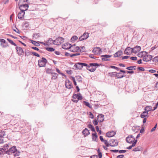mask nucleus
I'll return each mask as SVG.
<instances>
[{"instance_id": "obj_1", "label": "nucleus", "mask_w": 158, "mask_h": 158, "mask_svg": "<svg viewBox=\"0 0 158 158\" xmlns=\"http://www.w3.org/2000/svg\"><path fill=\"white\" fill-rule=\"evenodd\" d=\"M8 145L6 144L4 145L2 148L4 151H6V154L10 155L12 153H13L15 156H18L20 155V152L16 149V146H14L8 150Z\"/></svg>"}, {"instance_id": "obj_2", "label": "nucleus", "mask_w": 158, "mask_h": 158, "mask_svg": "<svg viewBox=\"0 0 158 158\" xmlns=\"http://www.w3.org/2000/svg\"><path fill=\"white\" fill-rule=\"evenodd\" d=\"M47 62V60L45 58L43 57L41 59L38 60V65L40 67H44Z\"/></svg>"}, {"instance_id": "obj_3", "label": "nucleus", "mask_w": 158, "mask_h": 158, "mask_svg": "<svg viewBox=\"0 0 158 158\" xmlns=\"http://www.w3.org/2000/svg\"><path fill=\"white\" fill-rule=\"evenodd\" d=\"M64 39L63 38L59 37L55 40L53 41L52 43L56 45H59L64 42Z\"/></svg>"}, {"instance_id": "obj_4", "label": "nucleus", "mask_w": 158, "mask_h": 158, "mask_svg": "<svg viewBox=\"0 0 158 158\" xmlns=\"http://www.w3.org/2000/svg\"><path fill=\"white\" fill-rule=\"evenodd\" d=\"M118 145V142L116 140L112 139L109 140V146L115 147Z\"/></svg>"}, {"instance_id": "obj_5", "label": "nucleus", "mask_w": 158, "mask_h": 158, "mask_svg": "<svg viewBox=\"0 0 158 158\" xmlns=\"http://www.w3.org/2000/svg\"><path fill=\"white\" fill-rule=\"evenodd\" d=\"M29 6L27 4H23L20 5L19 9L21 11L25 12L27 10Z\"/></svg>"}, {"instance_id": "obj_6", "label": "nucleus", "mask_w": 158, "mask_h": 158, "mask_svg": "<svg viewBox=\"0 0 158 158\" xmlns=\"http://www.w3.org/2000/svg\"><path fill=\"white\" fill-rule=\"evenodd\" d=\"M135 140L134 137L132 135H129L126 138V140L127 143H131Z\"/></svg>"}, {"instance_id": "obj_7", "label": "nucleus", "mask_w": 158, "mask_h": 158, "mask_svg": "<svg viewBox=\"0 0 158 158\" xmlns=\"http://www.w3.org/2000/svg\"><path fill=\"white\" fill-rule=\"evenodd\" d=\"M132 48L129 47L127 48L124 51V53L127 55H130L132 53H133Z\"/></svg>"}, {"instance_id": "obj_8", "label": "nucleus", "mask_w": 158, "mask_h": 158, "mask_svg": "<svg viewBox=\"0 0 158 158\" xmlns=\"http://www.w3.org/2000/svg\"><path fill=\"white\" fill-rule=\"evenodd\" d=\"M152 58V56L150 55H148L144 56L143 60L144 61L148 62L151 60Z\"/></svg>"}, {"instance_id": "obj_9", "label": "nucleus", "mask_w": 158, "mask_h": 158, "mask_svg": "<svg viewBox=\"0 0 158 158\" xmlns=\"http://www.w3.org/2000/svg\"><path fill=\"white\" fill-rule=\"evenodd\" d=\"M16 51L17 52V54L19 56H21L23 55L24 51L22 48L19 47H16L15 48Z\"/></svg>"}, {"instance_id": "obj_10", "label": "nucleus", "mask_w": 158, "mask_h": 158, "mask_svg": "<svg viewBox=\"0 0 158 158\" xmlns=\"http://www.w3.org/2000/svg\"><path fill=\"white\" fill-rule=\"evenodd\" d=\"M75 46V44L72 45L71 44L67 43L63 44L62 45V48L63 49H67L68 48H73Z\"/></svg>"}, {"instance_id": "obj_11", "label": "nucleus", "mask_w": 158, "mask_h": 158, "mask_svg": "<svg viewBox=\"0 0 158 158\" xmlns=\"http://www.w3.org/2000/svg\"><path fill=\"white\" fill-rule=\"evenodd\" d=\"M65 86L66 88L68 89H71L73 87L72 82L69 80H67L65 81Z\"/></svg>"}, {"instance_id": "obj_12", "label": "nucleus", "mask_w": 158, "mask_h": 158, "mask_svg": "<svg viewBox=\"0 0 158 158\" xmlns=\"http://www.w3.org/2000/svg\"><path fill=\"white\" fill-rule=\"evenodd\" d=\"M89 37V34L88 33H84L83 34L79 37V40L80 41H82L86 39Z\"/></svg>"}, {"instance_id": "obj_13", "label": "nucleus", "mask_w": 158, "mask_h": 158, "mask_svg": "<svg viewBox=\"0 0 158 158\" xmlns=\"http://www.w3.org/2000/svg\"><path fill=\"white\" fill-rule=\"evenodd\" d=\"M101 52V49L99 47L95 48L93 50V52L95 55L100 54Z\"/></svg>"}, {"instance_id": "obj_14", "label": "nucleus", "mask_w": 158, "mask_h": 158, "mask_svg": "<svg viewBox=\"0 0 158 158\" xmlns=\"http://www.w3.org/2000/svg\"><path fill=\"white\" fill-rule=\"evenodd\" d=\"M141 50V47L138 46H136L134 48H132L133 53L135 54L137 53L138 52H139Z\"/></svg>"}, {"instance_id": "obj_15", "label": "nucleus", "mask_w": 158, "mask_h": 158, "mask_svg": "<svg viewBox=\"0 0 158 158\" xmlns=\"http://www.w3.org/2000/svg\"><path fill=\"white\" fill-rule=\"evenodd\" d=\"M74 67H75L76 69H78L79 70L81 69H82V66H81V63L78 62L76 63L74 66Z\"/></svg>"}, {"instance_id": "obj_16", "label": "nucleus", "mask_w": 158, "mask_h": 158, "mask_svg": "<svg viewBox=\"0 0 158 158\" xmlns=\"http://www.w3.org/2000/svg\"><path fill=\"white\" fill-rule=\"evenodd\" d=\"M95 66H99V64L98 63H90L89 64V65L86 66V69L87 70L89 71V69H90V67H93Z\"/></svg>"}, {"instance_id": "obj_17", "label": "nucleus", "mask_w": 158, "mask_h": 158, "mask_svg": "<svg viewBox=\"0 0 158 158\" xmlns=\"http://www.w3.org/2000/svg\"><path fill=\"white\" fill-rule=\"evenodd\" d=\"M148 113L146 111L143 112L140 114V117L141 118H143L147 117V118L149 117L148 115Z\"/></svg>"}, {"instance_id": "obj_18", "label": "nucleus", "mask_w": 158, "mask_h": 158, "mask_svg": "<svg viewBox=\"0 0 158 158\" xmlns=\"http://www.w3.org/2000/svg\"><path fill=\"white\" fill-rule=\"evenodd\" d=\"M25 14V12L21 11L19 13L18 15V18L19 19H21L23 17L24 15Z\"/></svg>"}, {"instance_id": "obj_19", "label": "nucleus", "mask_w": 158, "mask_h": 158, "mask_svg": "<svg viewBox=\"0 0 158 158\" xmlns=\"http://www.w3.org/2000/svg\"><path fill=\"white\" fill-rule=\"evenodd\" d=\"M103 115L102 114L98 115L97 117V120L99 122H101L104 120Z\"/></svg>"}, {"instance_id": "obj_20", "label": "nucleus", "mask_w": 158, "mask_h": 158, "mask_svg": "<svg viewBox=\"0 0 158 158\" xmlns=\"http://www.w3.org/2000/svg\"><path fill=\"white\" fill-rule=\"evenodd\" d=\"M126 76V75H124V74H122L120 72L118 73L117 72L116 77L117 78H121Z\"/></svg>"}, {"instance_id": "obj_21", "label": "nucleus", "mask_w": 158, "mask_h": 158, "mask_svg": "<svg viewBox=\"0 0 158 158\" xmlns=\"http://www.w3.org/2000/svg\"><path fill=\"white\" fill-rule=\"evenodd\" d=\"M77 97L78 95L77 94H74L73 97V99L72 100V101L74 102H77L78 101Z\"/></svg>"}, {"instance_id": "obj_22", "label": "nucleus", "mask_w": 158, "mask_h": 158, "mask_svg": "<svg viewBox=\"0 0 158 158\" xmlns=\"http://www.w3.org/2000/svg\"><path fill=\"white\" fill-rule=\"evenodd\" d=\"M123 54V52L122 51H118L114 54V57L120 56Z\"/></svg>"}, {"instance_id": "obj_23", "label": "nucleus", "mask_w": 158, "mask_h": 158, "mask_svg": "<svg viewBox=\"0 0 158 158\" xmlns=\"http://www.w3.org/2000/svg\"><path fill=\"white\" fill-rule=\"evenodd\" d=\"M82 132L85 136L89 135L90 134L89 130L86 128L82 131Z\"/></svg>"}, {"instance_id": "obj_24", "label": "nucleus", "mask_w": 158, "mask_h": 158, "mask_svg": "<svg viewBox=\"0 0 158 158\" xmlns=\"http://www.w3.org/2000/svg\"><path fill=\"white\" fill-rule=\"evenodd\" d=\"M102 59L103 61H107L108 60L109 55H102L101 56Z\"/></svg>"}, {"instance_id": "obj_25", "label": "nucleus", "mask_w": 158, "mask_h": 158, "mask_svg": "<svg viewBox=\"0 0 158 158\" xmlns=\"http://www.w3.org/2000/svg\"><path fill=\"white\" fill-rule=\"evenodd\" d=\"M144 110L148 113L150 111H152V107L150 106H146L145 107Z\"/></svg>"}, {"instance_id": "obj_26", "label": "nucleus", "mask_w": 158, "mask_h": 158, "mask_svg": "<svg viewBox=\"0 0 158 158\" xmlns=\"http://www.w3.org/2000/svg\"><path fill=\"white\" fill-rule=\"evenodd\" d=\"M40 33H34L32 37H33V39L35 38V39H37L40 37Z\"/></svg>"}, {"instance_id": "obj_27", "label": "nucleus", "mask_w": 158, "mask_h": 158, "mask_svg": "<svg viewBox=\"0 0 158 158\" xmlns=\"http://www.w3.org/2000/svg\"><path fill=\"white\" fill-rule=\"evenodd\" d=\"M92 135L93 140L94 141H97L98 139V136L97 135L96 133L95 132L94 133H93Z\"/></svg>"}, {"instance_id": "obj_28", "label": "nucleus", "mask_w": 158, "mask_h": 158, "mask_svg": "<svg viewBox=\"0 0 158 158\" xmlns=\"http://www.w3.org/2000/svg\"><path fill=\"white\" fill-rule=\"evenodd\" d=\"M51 74L53 75L52 79L56 80L57 79L58 76V74L55 73H52Z\"/></svg>"}, {"instance_id": "obj_29", "label": "nucleus", "mask_w": 158, "mask_h": 158, "mask_svg": "<svg viewBox=\"0 0 158 158\" xmlns=\"http://www.w3.org/2000/svg\"><path fill=\"white\" fill-rule=\"evenodd\" d=\"M30 41H31V43L34 45L36 46H40V44H39L40 42L38 41V42H36V41L32 40H30Z\"/></svg>"}, {"instance_id": "obj_30", "label": "nucleus", "mask_w": 158, "mask_h": 158, "mask_svg": "<svg viewBox=\"0 0 158 158\" xmlns=\"http://www.w3.org/2000/svg\"><path fill=\"white\" fill-rule=\"evenodd\" d=\"M126 69L129 70H133L136 69V67L135 66H131L127 67Z\"/></svg>"}, {"instance_id": "obj_31", "label": "nucleus", "mask_w": 158, "mask_h": 158, "mask_svg": "<svg viewBox=\"0 0 158 158\" xmlns=\"http://www.w3.org/2000/svg\"><path fill=\"white\" fill-rule=\"evenodd\" d=\"M116 134V131H111L109 132V138L114 136Z\"/></svg>"}, {"instance_id": "obj_32", "label": "nucleus", "mask_w": 158, "mask_h": 158, "mask_svg": "<svg viewBox=\"0 0 158 158\" xmlns=\"http://www.w3.org/2000/svg\"><path fill=\"white\" fill-rule=\"evenodd\" d=\"M117 72H113L112 73H109V76L111 77H116Z\"/></svg>"}, {"instance_id": "obj_33", "label": "nucleus", "mask_w": 158, "mask_h": 158, "mask_svg": "<svg viewBox=\"0 0 158 158\" xmlns=\"http://www.w3.org/2000/svg\"><path fill=\"white\" fill-rule=\"evenodd\" d=\"M83 103L85 106H88L89 108H92V106H91L90 105L89 102H87L85 101H83Z\"/></svg>"}, {"instance_id": "obj_34", "label": "nucleus", "mask_w": 158, "mask_h": 158, "mask_svg": "<svg viewBox=\"0 0 158 158\" xmlns=\"http://www.w3.org/2000/svg\"><path fill=\"white\" fill-rule=\"evenodd\" d=\"M88 127L89 128L91 129V130L93 132H95V129H94V127L93 125L91 124H89L88 125Z\"/></svg>"}, {"instance_id": "obj_35", "label": "nucleus", "mask_w": 158, "mask_h": 158, "mask_svg": "<svg viewBox=\"0 0 158 158\" xmlns=\"http://www.w3.org/2000/svg\"><path fill=\"white\" fill-rule=\"evenodd\" d=\"M141 148V147L140 146L137 147L135 148H134L133 150V151L134 152H137L138 151H140V149Z\"/></svg>"}, {"instance_id": "obj_36", "label": "nucleus", "mask_w": 158, "mask_h": 158, "mask_svg": "<svg viewBox=\"0 0 158 158\" xmlns=\"http://www.w3.org/2000/svg\"><path fill=\"white\" fill-rule=\"evenodd\" d=\"M32 52H29L27 51L25 52V54L26 56H28L31 55L32 54Z\"/></svg>"}, {"instance_id": "obj_37", "label": "nucleus", "mask_w": 158, "mask_h": 158, "mask_svg": "<svg viewBox=\"0 0 158 158\" xmlns=\"http://www.w3.org/2000/svg\"><path fill=\"white\" fill-rule=\"evenodd\" d=\"M7 40L12 45H13L15 46H16L17 45L16 44L14 43L13 41L11 40L10 39H9L7 38Z\"/></svg>"}, {"instance_id": "obj_38", "label": "nucleus", "mask_w": 158, "mask_h": 158, "mask_svg": "<svg viewBox=\"0 0 158 158\" xmlns=\"http://www.w3.org/2000/svg\"><path fill=\"white\" fill-rule=\"evenodd\" d=\"M78 39V37L76 36H73L71 39V42L74 41L75 40H77Z\"/></svg>"}, {"instance_id": "obj_39", "label": "nucleus", "mask_w": 158, "mask_h": 158, "mask_svg": "<svg viewBox=\"0 0 158 158\" xmlns=\"http://www.w3.org/2000/svg\"><path fill=\"white\" fill-rule=\"evenodd\" d=\"M77 80L79 82H81L82 81V78L80 76H76Z\"/></svg>"}, {"instance_id": "obj_40", "label": "nucleus", "mask_w": 158, "mask_h": 158, "mask_svg": "<svg viewBox=\"0 0 158 158\" xmlns=\"http://www.w3.org/2000/svg\"><path fill=\"white\" fill-rule=\"evenodd\" d=\"M46 50L49 52H53L54 51V49L52 48L48 47L46 48Z\"/></svg>"}, {"instance_id": "obj_41", "label": "nucleus", "mask_w": 158, "mask_h": 158, "mask_svg": "<svg viewBox=\"0 0 158 158\" xmlns=\"http://www.w3.org/2000/svg\"><path fill=\"white\" fill-rule=\"evenodd\" d=\"M1 45L3 48H6L8 46V43L6 44H1Z\"/></svg>"}, {"instance_id": "obj_42", "label": "nucleus", "mask_w": 158, "mask_h": 158, "mask_svg": "<svg viewBox=\"0 0 158 158\" xmlns=\"http://www.w3.org/2000/svg\"><path fill=\"white\" fill-rule=\"evenodd\" d=\"M51 70H52V69H50L49 68H48V69H46V72L47 73H48V74L51 73H51H52V72H51Z\"/></svg>"}, {"instance_id": "obj_43", "label": "nucleus", "mask_w": 158, "mask_h": 158, "mask_svg": "<svg viewBox=\"0 0 158 158\" xmlns=\"http://www.w3.org/2000/svg\"><path fill=\"white\" fill-rule=\"evenodd\" d=\"M98 156L99 158H101L102 156V153L100 152L99 149L98 150Z\"/></svg>"}, {"instance_id": "obj_44", "label": "nucleus", "mask_w": 158, "mask_h": 158, "mask_svg": "<svg viewBox=\"0 0 158 158\" xmlns=\"http://www.w3.org/2000/svg\"><path fill=\"white\" fill-rule=\"evenodd\" d=\"M78 95V100H81L82 99V97L80 94H77Z\"/></svg>"}, {"instance_id": "obj_45", "label": "nucleus", "mask_w": 158, "mask_h": 158, "mask_svg": "<svg viewBox=\"0 0 158 158\" xmlns=\"http://www.w3.org/2000/svg\"><path fill=\"white\" fill-rule=\"evenodd\" d=\"M5 135V132L4 131H1L0 132V137L2 138Z\"/></svg>"}, {"instance_id": "obj_46", "label": "nucleus", "mask_w": 158, "mask_h": 158, "mask_svg": "<svg viewBox=\"0 0 158 158\" xmlns=\"http://www.w3.org/2000/svg\"><path fill=\"white\" fill-rule=\"evenodd\" d=\"M94 67V68H90V69H89V71H90L91 72H94L96 70V66Z\"/></svg>"}, {"instance_id": "obj_47", "label": "nucleus", "mask_w": 158, "mask_h": 158, "mask_svg": "<svg viewBox=\"0 0 158 158\" xmlns=\"http://www.w3.org/2000/svg\"><path fill=\"white\" fill-rule=\"evenodd\" d=\"M143 52H141L138 54V56L139 57H142L143 56Z\"/></svg>"}, {"instance_id": "obj_48", "label": "nucleus", "mask_w": 158, "mask_h": 158, "mask_svg": "<svg viewBox=\"0 0 158 158\" xmlns=\"http://www.w3.org/2000/svg\"><path fill=\"white\" fill-rule=\"evenodd\" d=\"M0 42L1 43V44H6L7 43L6 42L5 40L3 39H0Z\"/></svg>"}, {"instance_id": "obj_49", "label": "nucleus", "mask_w": 158, "mask_h": 158, "mask_svg": "<svg viewBox=\"0 0 158 158\" xmlns=\"http://www.w3.org/2000/svg\"><path fill=\"white\" fill-rule=\"evenodd\" d=\"M103 142L104 143V144L106 145V147L109 146V143L108 142L107 140H105Z\"/></svg>"}, {"instance_id": "obj_50", "label": "nucleus", "mask_w": 158, "mask_h": 158, "mask_svg": "<svg viewBox=\"0 0 158 158\" xmlns=\"http://www.w3.org/2000/svg\"><path fill=\"white\" fill-rule=\"evenodd\" d=\"M32 54H33L34 56H37V57H40V55L36 53V52H32Z\"/></svg>"}, {"instance_id": "obj_51", "label": "nucleus", "mask_w": 158, "mask_h": 158, "mask_svg": "<svg viewBox=\"0 0 158 158\" xmlns=\"http://www.w3.org/2000/svg\"><path fill=\"white\" fill-rule=\"evenodd\" d=\"M127 151L126 150H118V152L119 153H125Z\"/></svg>"}, {"instance_id": "obj_52", "label": "nucleus", "mask_w": 158, "mask_h": 158, "mask_svg": "<svg viewBox=\"0 0 158 158\" xmlns=\"http://www.w3.org/2000/svg\"><path fill=\"white\" fill-rule=\"evenodd\" d=\"M80 55V53H75V54H72L71 55H70V57H73L74 56L79 55Z\"/></svg>"}, {"instance_id": "obj_53", "label": "nucleus", "mask_w": 158, "mask_h": 158, "mask_svg": "<svg viewBox=\"0 0 158 158\" xmlns=\"http://www.w3.org/2000/svg\"><path fill=\"white\" fill-rule=\"evenodd\" d=\"M85 48L84 46L81 47L80 50V52H83L85 51L84 49Z\"/></svg>"}, {"instance_id": "obj_54", "label": "nucleus", "mask_w": 158, "mask_h": 158, "mask_svg": "<svg viewBox=\"0 0 158 158\" xmlns=\"http://www.w3.org/2000/svg\"><path fill=\"white\" fill-rule=\"evenodd\" d=\"M16 29H14V31L17 32L19 34L20 33V31L16 27Z\"/></svg>"}, {"instance_id": "obj_55", "label": "nucleus", "mask_w": 158, "mask_h": 158, "mask_svg": "<svg viewBox=\"0 0 158 158\" xmlns=\"http://www.w3.org/2000/svg\"><path fill=\"white\" fill-rule=\"evenodd\" d=\"M28 0H19V3L21 4L23 3V2H27Z\"/></svg>"}, {"instance_id": "obj_56", "label": "nucleus", "mask_w": 158, "mask_h": 158, "mask_svg": "<svg viewBox=\"0 0 158 158\" xmlns=\"http://www.w3.org/2000/svg\"><path fill=\"white\" fill-rule=\"evenodd\" d=\"M138 69L141 71H144L145 70L144 69L143 67H138Z\"/></svg>"}, {"instance_id": "obj_57", "label": "nucleus", "mask_w": 158, "mask_h": 158, "mask_svg": "<svg viewBox=\"0 0 158 158\" xmlns=\"http://www.w3.org/2000/svg\"><path fill=\"white\" fill-rule=\"evenodd\" d=\"M157 124H156L155 126H154V127H153L151 130V132H152V131H154L156 129V127H157Z\"/></svg>"}, {"instance_id": "obj_58", "label": "nucleus", "mask_w": 158, "mask_h": 158, "mask_svg": "<svg viewBox=\"0 0 158 158\" xmlns=\"http://www.w3.org/2000/svg\"><path fill=\"white\" fill-rule=\"evenodd\" d=\"M81 64L82 68H83L84 66L86 67V66H87V64L85 63H81Z\"/></svg>"}, {"instance_id": "obj_59", "label": "nucleus", "mask_w": 158, "mask_h": 158, "mask_svg": "<svg viewBox=\"0 0 158 158\" xmlns=\"http://www.w3.org/2000/svg\"><path fill=\"white\" fill-rule=\"evenodd\" d=\"M93 123L95 125H96L98 124V122L96 120H94L93 121Z\"/></svg>"}, {"instance_id": "obj_60", "label": "nucleus", "mask_w": 158, "mask_h": 158, "mask_svg": "<svg viewBox=\"0 0 158 158\" xmlns=\"http://www.w3.org/2000/svg\"><path fill=\"white\" fill-rule=\"evenodd\" d=\"M124 157V155H121L118 156L116 158H123Z\"/></svg>"}, {"instance_id": "obj_61", "label": "nucleus", "mask_w": 158, "mask_h": 158, "mask_svg": "<svg viewBox=\"0 0 158 158\" xmlns=\"http://www.w3.org/2000/svg\"><path fill=\"white\" fill-rule=\"evenodd\" d=\"M149 72L151 73H154L156 72V71L154 69H150L149 70Z\"/></svg>"}, {"instance_id": "obj_62", "label": "nucleus", "mask_w": 158, "mask_h": 158, "mask_svg": "<svg viewBox=\"0 0 158 158\" xmlns=\"http://www.w3.org/2000/svg\"><path fill=\"white\" fill-rule=\"evenodd\" d=\"M130 59L133 60H137V58L136 57H131L130 58Z\"/></svg>"}, {"instance_id": "obj_63", "label": "nucleus", "mask_w": 158, "mask_h": 158, "mask_svg": "<svg viewBox=\"0 0 158 158\" xmlns=\"http://www.w3.org/2000/svg\"><path fill=\"white\" fill-rule=\"evenodd\" d=\"M154 61L156 62H158V56H156L154 58Z\"/></svg>"}, {"instance_id": "obj_64", "label": "nucleus", "mask_w": 158, "mask_h": 158, "mask_svg": "<svg viewBox=\"0 0 158 158\" xmlns=\"http://www.w3.org/2000/svg\"><path fill=\"white\" fill-rule=\"evenodd\" d=\"M90 158H98V156L96 155L91 156Z\"/></svg>"}]
</instances>
